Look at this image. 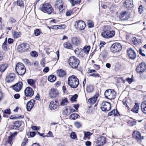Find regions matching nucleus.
Masks as SVG:
<instances>
[{"mask_svg": "<svg viewBox=\"0 0 146 146\" xmlns=\"http://www.w3.org/2000/svg\"><path fill=\"white\" fill-rule=\"evenodd\" d=\"M57 74L60 77H63L65 75L66 72L63 70L60 69L57 71Z\"/></svg>", "mask_w": 146, "mask_h": 146, "instance_id": "obj_27", "label": "nucleus"}, {"mask_svg": "<svg viewBox=\"0 0 146 146\" xmlns=\"http://www.w3.org/2000/svg\"><path fill=\"white\" fill-rule=\"evenodd\" d=\"M28 139H25L23 141L22 143L21 144L22 146H25L26 144V142L27 141Z\"/></svg>", "mask_w": 146, "mask_h": 146, "instance_id": "obj_63", "label": "nucleus"}, {"mask_svg": "<svg viewBox=\"0 0 146 146\" xmlns=\"http://www.w3.org/2000/svg\"><path fill=\"white\" fill-rule=\"evenodd\" d=\"M90 46H85L83 48V51L86 54H88L90 49Z\"/></svg>", "mask_w": 146, "mask_h": 146, "instance_id": "obj_39", "label": "nucleus"}, {"mask_svg": "<svg viewBox=\"0 0 146 146\" xmlns=\"http://www.w3.org/2000/svg\"><path fill=\"white\" fill-rule=\"evenodd\" d=\"M58 26V28L59 29H64L66 27V25H59Z\"/></svg>", "mask_w": 146, "mask_h": 146, "instance_id": "obj_57", "label": "nucleus"}, {"mask_svg": "<svg viewBox=\"0 0 146 146\" xmlns=\"http://www.w3.org/2000/svg\"><path fill=\"white\" fill-rule=\"evenodd\" d=\"M29 48V45L27 44L23 43L19 45L17 48V51L23 52L27 51Z\"/></svg>", "mask_w": 146, "mask_h": 146, "instance_id": "obj_8", "label": "nucleus"}, {"mask_svg": "<svg viewBox=\"0 0 146 146\" xmlns=\"http://www.w3.org/2000/svg\"><path fill=\"white\" fill-rule=\"evenodd\" d=\"M28 84L30 86L33 88H35V81L34 80L32 79H28L27 80Z\"/></svg>", "mask_w": 146, "mask_h": 146, "instance_id": "obj_29", "label": "nucleus"}, {"mask_svg": "<svg viewBox=\"0 0 146 146\" xmlns=\"http://www.w3.org/2000/svg\"><path fill=\"white\" fill-rule=\"evenodd\" d=\"M8 43L9 44H12L13 42V40L11 38H9L8 40Z\"/></svg>", "mask_w": 146, "mask_h": 146, "instance_id": "obj_62", "label": "nucleus"}, {"mask_svg": "<svg viewBox=\"0 0 146 146\" xmlns=\"http://www.w3.org/2000/svg\"><path fill=\"white\" fill-rule=\"evenodd\" d=\"M146 69L145 64V63H141L139 64L136 69L137 72L139 73H143Z\"/></svg>", "mask_w": 146, "mask_h": 146, "instance_id": "obj_15", "label": "nucleus"}, {"mask_svg": "<svg viewBox=\"0 0 146 146\" xmlns=\"http://www.w3.org/2000/svg\"><path fill=\"white\" fill-rule=\"evenodd\" d=\"M30 54L31 56L34 57H36L38 56L37 53L35 51L31 52Z\"/></svg>", "mask_w": 146, "mask_h": 146, "instance_id": "obj_50", "label": "nucleus"}, {"mask_svg": "<svg viewBox=\"0 0 146 146\" xmlns=\"http://www.w3.org/2000/svg\"><path fill=\"white\" fill-rule=\"evenodd\" d=\"M24 93L27 97H31L33 95L34 92L30 87H28L25 90Z\"/></svg>", "mask_w": 146, "mask_h": 146, "instance_id": "obj_16", "label": "nucleus"}, {"mask_svg": "<svg viewBox=\"0 0 146 146\" xmlns=\"http://www.w3.org/2000/svg\"><path fill=\"white\" fill-rule=\"evenodd\" d=\"M58 103L57 101L55 100L51 101L49 107L51 110H55L56 109L58 106Z\"/></svg>", "mask_w": 146, "mask_h": 146, "instance_id": "obj_22", "label": "nucleus"}, {"mask_svg": "<svg viewBox=\"0 0 146 146\" xmlns=\"http://www.w3.org/2000/svg\"><path fill=\"white\" fill-rule=\"evenodd\" d=\"M17 5L20 6H23L24 4L21 0H18L17 1Z\"/></svg>", "mask_w": 146, "mask_h": 146, "instance_id": "obj_51", "label": "nucleus"}, {"mask_svg": "<svg viewBox=\"0 0 146 146\" xmlns=\"http://www.w3.org/2000/svg\"><path fill=\"white\" fill-rule=\"evenodd\" d=\"M91 135V133L89 132H87L84 133V137H87Z\"/></svg>", "mask_w": 146, "mask_h": 146, "instance_id": "obj_59", "label": "nucleus"}, {"mask_svg": "<svg viewBox=\"0 0 146 146\" xmlns=\"http://www.w3.org/2000/svg\"><path fill=\"white\" fill-rule=\"evenodd\" d=\"M15 70L17 73L20 75L24 74L26 72V69L24 65L21 63H19L17 64Z\"/></svg>", "mask_w": 146, "mask_h": 146, "instance_id": "obj_3", "label": "nucleus"}, {"mask_svg": "<svg viewBox=\"0 0 146 146\" xmlns=\"http://www.w3.org/2000/svg\"><path fill=\"white\" fill-rule=\"evenodd\" d=\"M21 122L20 121H16L14 123L13 128L17 129L21 126Z\"/></svg>", "mask_w": 146, "mask_h": 146, "instance_id": "obj_32", "label": "nucleus"}, {"mask_svg": "<svg viewBox=\"0 0 146 146\" xmlns=\"http://www.w3.org/2000/svg\"><path fill=\"white\" fill-rule=\"evenodd\" d=\"M23 83L22 82H19L13 86V88L15 91L19 92L22 88Z\"/></svg>", "mask_w": 146, "mask_h": 146, "instance_id": "obj_20", "label": "nucleus"}, {"mask_svg": "<svg viewBox=\"0 0 146 146\" xmlns=\"http://www.w3.org/2000/svg\"><path fill=\"white\" fill-rule=\"evenodd\" d=\"M63 46L64 48L68 49H71L72 48V45L68 42H64L63 44Z\"/></svg>", "mask_w": 146, "mask_h": 146, "instance_id": "obj_34", "label": "nucleus"}, {"mask_svg": "<svg viewBox=\"0 0 146 146\" xmlns=\"http://www.w3.org/2000/svg\"><path fill=\"white\" fill-rule=\"evenodd\" d=\"M139 109V104L136 103L132 108L131 111L133 113H137L138 112Z\"/></svg>", "mask_w": 146, "mask_h": 146, "instance_id": "obj_25", "label": "nucleus"}, {"mask_svg": "<svg viewBox=\"0 0 146 146\" xmlns=\"http://www.w3.org/2000/svg\"><path fill=\"white\" fill-rule=\"evenodd\" d=\"M90 76L94 77H99L100 75L98 74H91L90 75Z\"/></svg>", "mask_w": 146, "mask_h": 146, "instance_id": "obj_58", "label": "nucleus"}, {"mask_svg": "<svg viewBox=\"0 0 146 146\" xmlns=\"http://www.w3.org/2000/svg\"><path fill=\"white\" fill-rule=\"evenodd\" d=\"M59 94L58 90L54 88H51L49 92V96L51 98H55L59 95Z\"/></svg>", "mask_w": 146, "mask_h": 146, "instance_id": "obj_13", "label": "nucleus"}, {"mask_svg": "<svg viewBox=\"0 0 146 146\" xmlns=\"http://www.w3.org/2000/svg\"><path fill=\"white\" fill-rule=\"evenodd\" d=\"M16 22V20L13 17H10L8 20V23L11 24L15 23Z\"/></svg>", "mask_w": 146, "mask_h": 146, "instance_id": "obj_43", "label": "nucleus"}, {"mask_svg": "<svg viewBox=\"0 0 146 146\" xmlns=\"http://www.w3.org/2000/svg\"><path fill=\"white\" fill-rule=\"evenodd\" d=\"M68 102L67 98H66L64 99H62L60 102V106H64L66 105Z\"/></svg>", "mask_w": 146, "mask_h": 146, "instance_id": "obj_31", "label": "nucleus"}, {"mask_svg": "<svg viewBox=\"0 0 146 146\" xmlns=\"http://www.w3.org/2000/svg\"><path fill=\"white\" fill-rule=\"evenodd\" d=\"M74 125L77 128H79L82 125L80 122L76 121L74 122Z\"/></svg>", "mask_w": 146, "mask_h": 146, "instance_id": "obj_45", "label": "nucleus"}, {"mask_svg": "<svg viewBox=\"0 0 146 146\" xmlns=\"http://www.w3.org/2000/svg\"><path fill=\"white\" fill-rule=\"evenodd\" d=\"M71 41L72 43L75 46H78L81 43V40L79 38L76 37H73L72 38Z\"/></svg>", "mask_w": 146, "mask_h": 146, "instance_id": "obj_24", "label": "nucleus"}, {"mask_svg": "<svg viewBox=\"0 0 146 146\" xmlns=\"http://www.w3.org/2000/svg\"><path fill=\"white\" fill-rule=\"evenodd\" d=\"M141 107L142 111L146 114V101H144L142 103Z\"/></svg>", "mask_w": 146, "mask_h": 146, "instance_id": "obj_26", "label": "nucleus"}, {"mask_svg": "<svg viewBox=\"0 0 146 146\" xmlns=\"http://www.w3.org/2000/svg\"><path fill=\"white\" fill-rule=\"evenodd\" d=\"M122 48L121 44L117 42L113 44L110 47L111 51L113 53H116L120 51Z\"/></svg>", "mask_w": 146, "mask_h": 146, "instance_id": "obj_7", "label": "nucleus"}, {"mask_svg": "<svg viewBox=\"0 0 146 146\" xmlns=\"http://www.w3.org/2000/svg\"><path fill=\"white\" fill-rule=\"evenodd\" d=\"M15 77V75L14 73H10L6 76L5 80L8 82H12L14 80Z\"/></svg>", "mask_w": 146, "mask_h": 146, "instance_id": "obj_18", "label": "nucleus"}, {"mask_svg": "<svg viewBox=\"0 0 146 146\" xmlns=\"http://www.w3.org/2000/svg\"><path fill=\"white\" fill-rule=\"evenodd\" d=\"M102 55L103 58H105L106 57L107 55V52L106 50H104L102 52Z\"/></svg>", "mask_w": 146, "mask_h": 146, "instance_id": "obj_53", "label": "nucleus"}, {"mask_svg": "<svg viewBox=\"0 0 146 146\" xmlns=\"http://www.w3.org/2000/svg\"><path fill=\"white\" fill-rule=\"evenodd\" d=\"M119 17L121 21H124L127 20L129 18V17L127 13L125 11L120 13Z\"/></svg>", "mask_w": 146, "mask_h": 146, "instance_id": "obj_19", "label": "nucleus"}, {"mask_svg": "<svg viewBox=\"0 0 146 146\" xmlns=\"http://www.w3.org/2000/svg\"><path fill=\"white\" fill-rule=\"evenodd\" d=\"M138 12L140 14H141L143 11V8L142 5L139 6L138 8Z\"/></svg>", "mask_w": 146, "mask_h": 146, "instance_id": "obj_47", "label": "nucleus"}, {"mask_svg": "<svg viewBox=\"0 0 146 146\" xmlns=\"http://www.w3.org/2000/svg\"><path fill=\"white\" fill-rule=\"evenodd\" d=\"M88 25L89 28H91L94 27V24L93 22L91 21H88Z\"/></svg>", "mask_w": 146, "mask_h": 146, "instance_id": "obj_44", "label": "nucleus"}, {"mask_svg": "<svg viewBox=\"0 0 146 146\" xmlns=\"http://www.w3.org/2000/svg\"><path fill=\"white\" fill-rule=\"evenodd\" d=\"M55 8H58L60 13L62 12L64 10L63 2L62 0H57L55 4Z\"/></svg>", "mask_w": 146, "mask_h": 146, "instance_id": "obj_10", "label": "nucleus"}, {"mask_svg": "<svg viewBox=\"0 0 146 146\" xmlns=\"http://www.w3.org/2000/svg\"><path fill=\"white\" fill-rule=\"evenodd\" d=\"M71 3L72 6H74L75 4H78L80 2V0H68Z\"/></svg>", "mask_w": 146, "mask_h": 146, "instance_id": "obj_35", "label": "nucleus"}, {"mask_svg": "<svg viewBox=\"0 0 146 146\" xmlns=\"http://www.w3.org/2000/svg\"><path fill=\"white\" fill-rule=\"evenodd\" d=\"M51 28L52 29L55 30L59 29L58 25L51 26Z\"/></svg>", "mask_w": 146, "mask_h": 146, "instance_id": "obj_61", "label": "nucleus"}, {"mask_svg": "<svg viewBox=\"0 0 146 146\" xmlns=\"http://www.w3.org/2000/svg\"><path fill=\"white\" fill-rule=\"evenodd\" d=\"M49 70V68L48 67H46L44 68L43 70V71L45 72H47Z\"/></svg>", "mask_w": 146, "mask_h": 146, "instance_id": "obj_64", "label": "nucleus"}, {"mask_svg": "<svg viewBox=\"0 0 146 146\" xmlns=\"http://www.w3.org/2000/svg\"><path fill=\"white\" fill-rule=\"evenodd\" d=\"M75 26L77 30H80L84 29L86 25L83 21L80 20L76 22Z\"/></svg>", "mask_w": 146, "mask_h": 146, "instance_id": "obj_11", "label": "nucleus"}, {"mask_svg": "<svg viewBox=\"0 0 146 146\" xmlns=\"http://www.w3.org/2000/svg\"><path fill=\"white\" fill-rule=\"evenodd\" d=\"M106 138L104 136L98 137L96 139V143L98 146H102L106 143Z\"/></svg>", "mask_w": 146, "mask_h": 146, "instance_id": "obj_12", "label": "nucleus"}, {"mask_svg": "<svg viewBox=\"0 0 146 146\" xmlns=\"http://www.w3.org/2000/svg\"><path fill=\"white\" fill-rule=\"evenodd\" d=\"M68 84L71 88H75L77 87L79 84V81L76 76L72 75L68 78Z\"/></svg>", "mask_w": 146, "mask_h": 146, "instance_id": "obj_1", "label": "nucleus"}, {"mask_svg": "<svg viewBox=\"0 0 146 146\" xmlns=\"http://www.w3.org/2000/svg\"><path fill=\"white\" fill-rule=\"evenodd\" d=\"M72 13V10H68L66 13V15L67 16H70Z\"/></svg>", "mask_w": 146, "mask_h": 146, "instance_id": "obj_54", "label": "nucleus"}, {"mask_svg": "<svg viewBox=\"0 0 146 146\" xmlns=\"http://www.w3.org/2000/svg\"><path fill=\"white\" fill-rule=\"evenodd\" d=\"M111 105L109 102H103L100 104V108L101 110L104 111H109L111 109Z\"/></svg>", "mask_w": 146, "mask_h": 146, "instance_id": "obj_6", "label": "nucleus"}, {"mask_svg": "<svg viewBox=\"0 0 146 146\" xmlns=\"http://www.w3.org/2000/svg\"><path fill=\"white\" fill-rule=\"evenodd\" d=\"M35 103V100L33 99L27 102L26 105V108L28 111H30L32 109Z\"/></svg>", "mask_w": 146, "mask_h": 146, "instance_id": "obj_21", "label": "nucleus"}, {"mask_svg": "<svg viewBox=\"0 0 146 146\" xmlns=\"http://www.w3.org/2000/svg\"><path fill=\"white\" fill-rule=\"evenodd\" d=\"M40 9L42 12L50 14L52 13L53 9L50 5L49 3H45L43 4Z\"/></svg>", "mask_w": 146, "mask_h": 146, "instance_id": "obj_5", "label": "nucleus"}, {"mask_svg": "<svg viewBox=\"0 0 146 146\" xmlns=\"http://www.w3.org/2000/svg\"><path fill=\"white\" fill-rule=\"evenodd\" d=\"M104 95L106 98L112 100L115 98L116 93L114 90L110 89L107 90L105 92Z\"/></svg>", "mask_w": 146, "mask_h": 146, "instance_id": "obj_4", "label": "nucleus"}, {"mask_svg": "<svg viewBox=\"0 0 146 146\" xmlns=\"http://www.w3.org/2000/svg\"><path fill=\"white\" fill-rule=\"evenodd\" d=\"M125 6L126 7H132V3L131 1L126 0L125 2Z\"/></svg>", "mask_w": 146, "mask_h": 146, "instance_id": "obj_33", "label": "nucleus"}, {"mask_svg": "<svg viewBox=\"0 0 146 146\" xmlns=\"http://www.w3.org/2000/svg\"><path fill=\"white\" fill-rule=\"evenodd\" d=\"M94 88L93 86L89 85L87 87L86 91L88 93L92 92L94 90Z\"/></svg>", "mask_w": 146, "mask_h": 146, "instance_id": "obj_37", "label": "nucleus"}, {"mask_svg": "<svg viewBox=\"0 0 146 146\" xmlns=\"http://www.w3.org/2000/svg\"><path fill=\"white\" fill-rule=\"evenodd\" d=\"M127 52L128 56L131 59H134L136 57V54L135 51L131 48L127 50Z\"/></svg>", "mask_w": 146, "mask_h": 146, "instance_id": "obj_17", "label": "nucleus"}, {"mask_svg": "<svg viewBox=\"0 0 146 146\" xmlns=\"http://www.w3.org/2000/svg\"><path fill=\"white\" fill-rule=\"evenodd\" d=\"M99 96V93H96L94 96L92 98L88 99V101L90 104H94L97 100V98Z\"/></svg>", "mask_w": 146, "mask_h": 146, "instance_id": "obj_23", "label": "nucleus"}, {"mask_svg": "<svg viewBox=\"0 0 146 146\" xmlns=\"http://www.w3.org/2000/svg\"><path fill=\"white\" fill-rule=\"evenodd\" d=\"M78 97V95L77 94H75L71 97L70 99V101L72 102L75 101L76 100L77 98Z\"/></svg>", "mask_w": 146, "mask_h": 146, "instance_id": "obj_46", "label": "nucleus"}, {"mask_svg": "<svg viewBox=\"0 0 146 146\" xmlns=\"http://www.w3.org/2000/svg\"><path fill=\"white\" fill-rule=\"evenodd\" d=\"M56 77L53 75H50L48 77V80L50 82H53L56 80Z\"/></svg>", "mask_w": 146, "mask_h": 146, "instance_id": "obj_40", "label": "nucleus"}, {"mask_svg": "<svg viewBox=\"0 0 146 146\" xmlns=\"http://www.w3.org/2000/svg\"><path fill=\"white\" fill-rule=\"evenodd\" d=\"M132 41L133 44L135 45H137L141 42L140 39L137 38L135 37H134L132 38Z\"/></svg>", "mask_w": 146, "mask_h": 146, "instance_id": "obj_28", "label": "nucleus"}, {"mask_svg": "<svg viewBox=\"0 0 146 146\" xmlns=\"http://www.w3.org/2000/svg\"><path fill=\"white\" fill-rule=\"evenodd\" d=\"M118 114V112L117 110H113L111 111L110 112H109L108 113V115L109 116H110L113 115L114 116L117 115Z\"/></svg>", "mask_w": 146, "mask_h": 146, "instance_id": "obj_38", "label": "nucleus"}, {"mask_svg": "<svg viewBox=\"0 0 146 146\" xmlns=\"http://www.w3.org/2000/svg\"><path fill=\"white\" fill-rule=\"evenodd\" d=\"M105 44L106 43L104 41L100 42V44L99 45L100 49H101L102 47L105 45Z\"/></svg>", "mask_w": 146, "mask_h": 146, "instance_id": "obj_56", "label": "nucleus"}, {"mask_svg": "<svg viewBox=\"0 0 146 146\" xmlns=\"http://www.w3.org/2000/svg\"><path fill=\"white\" fill-rule=\"evenodd\" d=\"M68 62L70 66L74 68H76L79 64V60L74 56H72L68 60Z\"/></svg>", "mask_w": 146, "mask_h": 146, "instance_id": "obj_2", "label": "nucleus"}, {"mask_svg": "<svg viewBox=\"0 0 146 146\" xmlns=\"http://www.w3.org/2000/svg\"><path fill=\"white\" fill-rule=\"evenodd\" d=\"M79 115L76 113H73L70 116V119H72L75 120L77 118Z\"/></svg>", "mask_w": 146, "mask_h": 146, "instance_id": "obj_41", "label": "nucleus"}, {"mask_svg": "<svg viewBox=\"0 0 146 146\" xmlns=\"http://www.w3.org/2000/svg\"><path fill=\"white\" fill-rule=\"evenodd\" d=\"M24 62L26 64L29 65L31 64V62L29 61L27 59H25L23 60Z\"/></svg>", "mask_w": 146, "mask_h": 146, "instance_id": "obj_60", "label": "nucleus"}, {"mask_svg": "<svg viewBox=\"0 0 146 146\" xmlns=\"http://www.w3.org/2000/svg\"><path fill=\"white\" fill-rule=\"evenodd\" d=\"M7 38H6L5 39V40L4 42L3 43L2 45V48L3 50L5 51H6L7 50Z\"/></svg>", "mask_w": 146, "mask_h": 146, "instance_id": "obj_42", "label": "nucleus"}, {"mask_svg": "<svg viewBox=\"0 0 146 146\" xmlns=\"http://www.w3.org/2000/svg\"><path fill=\"white\" fill-rule=\"evenodd\" d=\"M133 137L138 142L140 143L142 139H143V136H141L140 133L138 131H135L133 133Z\"/></svg>", "mask_w": 146, "mask_h": 146, "instance_id": "obj_14", "label": "nucleus"}, {"mask_svg": "<svg viewBox=\"0 0 146 146\" xmlns=\"http://www.w3.org/2000/svg\"><path fill=\"white\" fill-rule=\"evenodd\" d=\"M40 33V31L38 29L34 31V33L36 36L39 35Z\"/></svg>", "mask_w": 146, "mask_h": 146, "instance_id": "obj_52", "label": "nucleus"}, {"mask_svg": "<svg viewBox=\"0 0 146 146\" xmlns=\"http://www.w3.org/2000/svg\"><path fill=\"white\" fill-rule=\"evenodd\" d=\"M70 137L72 139H74L77 138L75 133L74 132H72L70 134Z\"/></svg>", "mask_w": 146, "mask_h": 146, "instance_id": "obj_49", "label": "nucleus"}, {"mask_svg": "<svg viewBox=\"0 0 146 146\" xmlns=\"http://www.w3.org/2000/svg\"><path fill=\"white\" fill-rule=\"evenodd\" d=\"M8 66L7 64H3L0 66V71L1 72H3L6 69Z\"/></svg>", "mask_w": 146, "mask_h": 146, "instance_id": "obj_30", "label": "nucleus"}, {"mask_svg": "<svg viewBox=\"0 0 146 146\" xmlns=\"http://www.w3.org/2000/svg\"><path fill=\"white\" fill-rule=\"evenodd\" d=\"M21 33L20 32L14 31L13 33V35L14 38H17L21 36Z\"/></svg>", "mask_w": 146, "mask_h": 146, "instance_id": "obj_36", "label": "nucleus"}, {"mask_svg": "<svg viewBox=\"0 0 146 146\" xmlns=\"http://www.w3.org/2000/svg\"><path fill=\"white\" fill-rule=\"evenodd\" d=\"M115 34V32L113 31H106L103 32L102 35L104 38H109L113 37Z\"/></svg>", "mask_w": 146, "mask_h": 146, "instance_id": "obj_9", "label": "nucleus"}, {"mask_svg": "<svg viewBox=\"0 0 146 146\" xmlns=\"http://www.w3.org/2000/svg\"><path fill=\"white\" fill-rule=\"evenodd\" d=\"M13 135H11L9 136L8 138L7 142L9 143L10 144H11V142L12 140L13 139Z\"/></svg>", "mask_w": 146, "mask_h": 146, "instance_id": "obj_48", "label": "nucleus"}, {"mask_svg": "<svg viewBox=\"0 0 146 146\" xmlns=\"http://www.w3.org/2000/svg\"><path fill=\"white\" fill-rule=\"evenodd\" d=\"M63 113V114L64 115H68L70 113V112H69L68 111V109L67 108H66L64 111V112Z\"/></svg>", "mask_w": 146, "mask_h": 146, "instance_id": "obj_55", "label": "nucleus"}]
</instances>
